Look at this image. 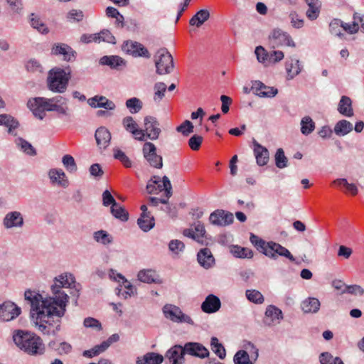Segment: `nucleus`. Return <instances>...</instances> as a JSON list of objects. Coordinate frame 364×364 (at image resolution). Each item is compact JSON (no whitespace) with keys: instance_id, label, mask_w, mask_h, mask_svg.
I'll use <instances>...</instances> for the list:
<instances>
[{"instance_id":"obj_1","label":"nucleus","mask_w":364,"mask_h":364,"mask_svg":"<svg viewBox=\"0 0 364 364\" xmlns=\"http://www.w3.org/2000/svg\"><path fill=\"white\" fill-rule=\"evenodd\" d=\"M75 277L72 274L65 273L55 277L51 286L53 296L43 299L40 294L26 290L25 300L31 305V316L43 334H55L60 328V318L64 316L69 296L62 288H70L75 284Z\"/></svg>"},{"instance_id":"obj_2","label":"nucleus","mask_w":364,"mask_h":364,"mask_svg":"<svg viewBox=\"0 0 364 364\" xmlns=\"http://www.w3.org/2000/svg\"><path fill=\"white\" fill-rule=\"evenodd\" d=\"M68 100L60 95L52 98L35 97L28 102V107L33 115L39 119L46 117V112L55 111L60 115L70 116Z\"/></svg>"},{"instance_id":"obj_3","label":"nucleus","mask_w":364,"mask_h":364,"mask_svg":"<svg viewBox=\"0 0 364 364\" xmlns=\"http://www.w3.org/2000/svg\"><path fill=\"white\" fill-rule=\"evenodd\" d=\"M13 339L20 349L29 355H40L45 352L41 338L33 333L18 330L14 334Z\"/></svg>"},{"instance_id":"obj_4","label":"nucleus","mask_w":364,"mask_h":364,"mask_svg":"<svg viewBox=\"0 0 364 364\" xmlns=\"http://www.w3.org/2000/svg\"><path fill=\"white\" fill-rule=\"evenodd\" d=\"M70 72L55 68L50 70L47 80L48 87L53 92L63 93L68 87Z\"/></svg>"},{"instance_id":"obj_5","label":"nucleus","mask_w":364,"mask_h":364,"mask_svg":"<svg viewBox=\"0 0 364 364\" xmlns=\"http://www.w3.org/2000/svg\"><path fill=\"white\" fill-rule=\"evenodd\" d=\"M155 58L156 73L166 75L172 72L174 68L173 59L166 48L159 49L155 55Z\"/></svg>"},{"instance_id":"obj_6","label":"nucleus","mask_w":364,"mask_h":364,"mask_svg":"<svg viewBox=\"0 0 364 364\" xmlns=\"http://www.w3.org/2000/svg\"><path fill=\"white\" fill-rule=\"evenodd\" d=\"M143 156L149 165L155 168L163 167V158L157 154L156 146L151 142L146 141L142 147Z\"/></svg>"},{"instance_id":"obj_7","label":"nucleus","mask_w":364,"mask_h":364,"mask_svg":"<svg viewBox=\"0 0 364 364\" xmlns=\"http://www.w3.org/2000/svg\"><path fill=\"white\" fill-rule=\"evenodd\" d=\"M163 313L166 318L173 322L193 324L192 318L188 315L183 313L181 309L177 306L166 304L163 307Z\"/></svg>"},{"instance_id":"obj_8","label":"nucleus","mask_w":364,"mask_h":364,"mask_svg":"<svg viewBox=\"0 0 364 364\" xmlns=\"http://www.w3.org/2000/svg\"><path fill=\"white\" fill-rule=\"evenodd\" d=\"M269 43L272 48L281 46L295 47V43L291 36L282 29H274L269 36Z\"/></svg>"},{"instance_id":"obj_9","label":"nucleus","mask_w":364,"mask_h":364,"mask_svg":"<svg viewBox=\"0 0 364 364\" xmlns=\"http://www.w3.org/2000/svg\"><path fill=\"white\" fill-rule=\"evenodd\" d=\"M160 124L157 119L153 116H146L144 119V129L142 132L144 134V141L146 138L151 140H156L161 132L159 127Z\"/></svg>"},{"instance_id":"obj_10","label":"nucleus","mask_w":364,"mask_h":364,"mask_svg":"<svg viewBox=\"0 0 364 364\" xmlns=\"http://www.w3.org/2000/svg\"><path fill=\"white\" fill-rule=\"evenodd\" d=\"M122 50L126 53L132 55L134 57H143L146 58H149L151 57V55L146 48H145L141 43L136 41H126L122 46Z\"/></svg>"},{"instance_id":"obj_11","label":"nucleus","mask_w":364,"mask_h":364,"mask_svg":"<svg viewBox=\"0 0 364 364\" xmlns=\"http://www.w3.org/2000/svg\"><path fill=\"white\" fill-rule=\"evenodd\" d=\"M265 255L271 259H277L278 256H281L287 258L291 262H296V259L291 253L279 243L271 241Z\"/></svg>"},{"instance_id":"obj_12","label":"nucleus","mask_w":364,"mask_h":364,"mask_svg":"<svg viewBox=\"0 0 364 364\" xmlns=\"http://www.w3.org/2000/svg\"><path fill=\"white\" fill-rule=\"evenodd\" d=\"M53 55H63V60L67 62H73L76 59L77 53L70 46L65 43H54L51 48Z\"/></svg>"},{"instance_id":"obj_13","label":"nucleus","mask_w":364,"mask_h":364,"mask_svg":"<svg viewBox=\"0 0 364 364\" xmlns=\"http://www.w3.org/2000/svg\"><path fill=\"white\" fill-rule=\"evenodd\" d=\"M21 311V308L14 302L6 301L0 304V318L4 321H9L16 318Z\"/></svg>"},{"instance_id":"obj_14","label":"nucleus","mask_w":364,"mask_h":364,"mask_svg":"<svg viewBox=\"0 0 364 364\" xmlns=\"http://www.w3.org/2000/svg\"><path fill=\"white\" fill-rule=\"evenodd\" d=\"M183 346L175 345L168 349L165 354L166 364H183L185 363Z\"/></svg>"},{"instance_id":"obj_15","label":"nucleus","mask_w":364,"mask_h":364,"mask_svg":"<svg viewBox=\"0 0 364 364\" xmlns=\"http://www.w3.org/2000/svg\"><path fill=\"white\" fill-rule=\"evenodd\" d=\"M185 355L205 358L209 355L208 350L201 343L197 342H188L183 346Z\"/></svg>"},{"instance_id":"obj_16","label":"nucleus","mask_w":364,"mask_h":364,"mask_svg":"<svg viewBox=\"0 0 364 364\" xmlns=\"http://www.w3.org/2000/svg\"><path fill=\"white\" fill-rule=\"evenodd\" d=\"M209 220L213 225L225 226L233 222L234 217L232 213L230 212H225L223 210H217L210 214Z\"/></svg>"},{"instance_id":"obj_17","label":"nucleus","mask_w":364,"mask_h":364,"mask_svg":"<svg viewBox=\"0 0 364 364\" xmlns=\"http://www.w3.org/2000/svg\"><path fill=\"white\" fill-rule=\"evenodd\" d=\"M251 89L260 97H273L278 93L277 88L267 86L259 80L252 81Z\"/></svg>"},{"instance_id":"obj_18","label":"nucleus","mask_w":364,"mask_h":364,"mask_svg":"<svg viewBox=\"0 0 364 364\" xmlns=\"http://www.w3.org/2000/svg\"><path fill=\"white\" fill-rule=\"evenodd\" d=\"M122 125L124 129L132 134L134 139L138 141H144V134L142 129H139L137 123L131 116H127L122 119Z\"/></svg>"},{"instance_id":"obj_19","label":"nucleus","mask_w":364,"mask_h":364,"mask_svg":"<svg viewBox=\"0 0 364 364\" xmlns=\"http://www.w3.org/2000/svg\"><path fill=\"white\" fill-rule=\"evenodd\" d=\"M253 151L256 158L257 164L259 166L266 165L269 159V152L268 149L255 140L253 141Z\"/></svg>"},{"instance_id":"obj_20","label":"nucleus","mask_w":364,"mask_h":364,"mask_svg":"<svg viewBox=\"0 0 364 364\" xmlns=\"http://www.w3.org/2000/svg\"><path fill=\"white\" fill-rule=\"evenodd\" d=\"M48 176L52 184L58 185L63 188H67L69 186L68 179L62 169H50L48 172Z\"/></svg>"},{"instance_id":"obj_21","label":"nucleus","mask_w":364,"mask_h":364,"mask_svg":"<svg viewBox=\"0 0 364 364\" xmlns=\"http://www.w3.org/2000/svg\"><path fill=\"white\" fill-rule=\"evenodd\" d=\"M221 306L220 299L213 294H209L201 304V309L207 314H213L218 311Z\"/></svg>"},{"instance_id":"obj_22","label":"nucleus","mask_w":364,"mask_h":364,"mask_svg":"<svg viewBox=\"0 0 364 364\" xmlns=\"http://www.w3.org/2000/svg\"><path fill=\"white\" fill-rule=\"evenodd\" d=\"M97 145L100 149H105L110 143L111 134L105 127H99L95 134Z\"/></svg>"},{"instance_id":"obj_23","label":"nucleus","mask_w":364,"mask_h":364,"mask_svg":"<svg viewBox=\"0 0 364 364\" xmlns=\"http://www.w3.org/2000/svg\"><path fill=\"white\" fill-rule=\"evenodd\" d=\"M197 259L200 266L207 269L215 264V258L210 250L206 247L198 252Z\"/></svg>"},{"instance_id":"obj_24","label":"nucleus","mask_w":364,"mask_h":364,"mask_svg":"<svg viewBox=\"0 0 364 364\" xmlns=\"http://www.w3.org/2000/svg\"><path fill=\"white\" fill-rule=\"evenodd\" d=\"M88 103L92 107H102L107 110L115 109V104L105 96L96 95L88 100Z\"/></svg>"},{"instance_id":"obj_25","label":"nucleus","mask_w":364,"mask_h":364,"mask_svg":"<svg viewBox=\"0 0 364 364\" xmlns=\"http://www.w3.org/2000/svg\"><path fill=\"white\" fill-rule=\"evenodd\" d=\"M23 223V219L21 214L17 211L9 213L4 219V225L7 228L21 227Z\"/></svg>"},{"instance_id":"obj_26","label":"nucleus","mask_w":364,"mask_h":364,"mask_svg":"<svg viewBox=\"0 0 364 364\" xmlns=\"http://www.w3.org/2000/svg\"><path fill=\"white\" fill-rule=\"evenodd\" d=\"M302 70V65L298 59L290 58L286 62V70L287 73V79L291 80L298 75Z\"/></svg>"},{"instance_id":"obj_27","label":"nucleus","mask_w":364,"mask_h":364,"mask_svg":"<svg viewBox=\"0 0 364 364\" xmlns=\"http://www.w3.org/2000/svg\"><path fill=\"white\" fill-rule=\"evenodd\" d=\"M0 125L8 127V133L16 136V133L14 130L18 127V122L11 115L3 114H0Z\"/></svg>"},{"instance_id":"obj_28","label":"nucleus","mask_w":364,"mask_h":364,"mask_svg":"<svg viewBox=\"0 0 364 364\" xmlns=\"http://www.w3.org/2000/svg\"><path fill=\"white\" fill-rule=\"evenodd\" d=\"M117 276L119 279L122 280V282L124 285L125 290L122 291L121 287H117L115 289L116 294L118 296H121L123 299H127L134 295L136 291V289L128 282L125 277L121 274H117Z\"/></svg>"},{"instance_id":"obj_29","label":"nucleus","mask_w":364,"mask_h":364,"mask_svg":"<svg viewBox=\"0 0 364 364\" xmlns=\"http://www.w3.org/2000/svg\"><path fill=\"white\" fill-rule=\"evenodd\" d=\"M320 301L314 297H309L302 301L301 306L303 311L306 314L316 313L320 309Z\"/></svg>"},{"instance_id":"obj_30","label":"nucleus","mask_w":364,"mask_h":364,"mask_svg":"<svg viewBox=\"0 0 364 364\" xmlns=\"http://www.w3.org/2000/svg\"><path fill=\"white\" fill-rule=\"evenodd\" d=\"M100 63L108 65L112 69H117L119 66L124 65L125 61L118 55H105L100 58Z\"/></svg>"},{"instance_id":"obj_31","label":"nucleus","mask_w":364,"mask_h":364,"mask_svg":"<svg viewBox=\"0 0 364 364\" xmlns=\"http://www.w3.org/2000/svg\"><path fill=\"white\" fill-rule=\"evenodd\" d=\"M28 21L31 26L38 31L41 34H47L49 33V29L46 25L42 21L41 18L33 13H31L28 16Z\"/></svg>"},{"instance_id":"obj_32","label":"nucleus","mask_w":364,"mask_h":364,"mask_svg":"<svg viewBox=\"0 0 364 364\" xmlns=\"http://www.w3.org/2000/svg\"><path fill=\"white\" fill-rule=\"evenodd\" d=\"M138 279L139 281L144 283H159L160 282L159 276L156 272L152 269H143L139 272Z\"/></svg>"},{"instance_id":"obj_33","label":"nucleus","mask_w":364,"mask_h":364,"mask_svg":"<svg viewBox=\"0 0 364 364\" xmlns=\"http://www.w3.org/2000/svg\"><path fill=\"white\" fill-rule=\"evenodd\" d=\"M338 112L346 117H351L353 115V111L352 109V101L350 97L347 96L341 97L338 107Z\"/></svg>"},{"instance_id":"obj_34","label":"nucleus","mask_w":364,"mask_h":364,"mask_svg":"<svg viewBox=\"0 0 364 364\" xmlns=\"http://www.w3.org/2000/svg\"><path fill=\"white\" fill-rule=\"evenodd\" d=\"M210 17V13L206 9L198 11L190 20L189 23L196 27L201 26Z\"/></svg>"},{"instance_id":"obj_35","label":"nucleus","mask_w":364,"mask_h":364,"mask_svg":"<svg viewBox=\"0 0 364 364\" xmlns=\"http://www.w3.org/2000/svg\"><path fill=\"white\" fill-rule=\"evenodd\" d=\"M353 130V124L346 120L338 121L334 127V132L338 136H345Z\"/></svg>"},{"instance_id":"obj_36","label":"nucleus","mask_w":364,"mask_h":364,"mask_svg":"<svg viewBox=\"0 0 364 364\" xmlns=\"http://www.w3.org/2000/svg\"><path fill=\"white\" fill-rule=\"evenodd\" d=\"M137 224L144 232H148L154 227V218L151 215L140 216Z\"/></svg>"},{"instance_id":"obj_37","label":"nucleus","mask_w":364,"mask_h":364,"mask_svg":"<svg viewBox=\"0 0 364 364\" xmlns=\"http://www.w3.org/2000/svg\"><path fill=\"white\" fill-rule=\"evenodd\" d=\"M156 188H157V193L161 192L162 191H165V195L167 198H169L172 196V186L171 183V181L169 178L164 176L162 178V181L161 183H159L158 184H156Z\"/></svg>"},{"instance_id":"obj_38","label":"nucleus","mask_w":364,"mask_h":364,"mask_svg":"<svg viewBox=\"0 0 364 364\" xmlns=\"http://www.w3.org/2000/svg\"><path fill=\"white\" fill-rule=\"evenodd\" d=\"M111 213L114 218L122 221L124 222L129 219L128 212L119 203L111 206Z\"/></svg>"},{"instance_id":"obj_39","label":"nucleus","mask_w":364,"mask_h":364,"mask_svg":"<svg viewBox=\"0 0 364 364\" xmlns=\"http://www.w3.org/2000/svg\"><path fill=\"white\" fill-rule=\"evenodd\" d=\"M16 144L18 147H19L20 149L25 154L29 156L36 155V151L34 147L28 141H26L23 138H18L16 140Z\"/></svg>"},{"instance_id":"obj_40","label":"nucleus","mask_w":364,"mask_h":364,"mask_svg":"<svg viewBox=\"0 0 364 364\" xmlns=\"http://www.w3.org/2000/svg\"><path fill=\"white\" fill-rule=\"evenodd\" d=\"M315 129V123L309 116L303 117L301 120V132L304 135L310 134Z\"/></svg>"},{"instance_id":"obj_41","label":"nucleus","mask_w":364,"mask_h":364,"mask_svg":"<svg viewBox=\"0 0 364 364\" xmlns=\"http://www.w3.org/2000/svg\"><path fill=\"white\" fill-rule=\"evenodd\" d=\"M265 316L267 318H271V321L277 320L278 322H279L283 319V314L282 310L274 305H269L267 307Z\"/></svg>"},{"instance_id":"obj_42","label":"nucleus","mask_w":364,"mask_h":364,"mask_svg":"<svg viewBox=\"0 0 364 364\" xmlns=\"http://www.w3.org/2000/svg\"><path fill=\"white\" fill-rule=\"evenodd\" d=\"M93 237L95 240L104 245H109L112 242V237L105 230H98L94 232Z\"/></svg>"},{"instance_id":"obj_43","label":"nucleus","mask_w":364,"mask_h":364,"mask_svg":"<svg viewBox=\"0 0 364 364\" xmlns=\"http://www.w3.org/2000/svg\"><path fill=\"white\" fill-rule=\"evenodd\" d=\"M210 346L212 350L220 358L224 359L226 355V352L224 346L219 343L216 337H212L210 341Z\"/></svg>"},{"instance_id":"obj_44","label":"nucleus","mask_w":364,"mask_h":364,"mask_svg":"<svg viewBox=\"0 0 364 364\" xmlns=\"http://www.w3.org/2000/svg\"><path fill=\"white\" fill-rule=\"evenodd\" d=\"M166 88V85L164 82H159L154 84V101L155 102L158 103L163 99V97L165 96Z\"/></svg>"},{"instance_id":"obj_45","label":"nucleus","mask_w":364,"mask_h":364,"mask_svg":"<svg viewBox=\"0 0 364 364\" xmlns=\"http://www.w3.org/2000/svg\"><path fill=\"white\" fill-rule=\"evenodd\" d=\"M126 107L132 114H136L142 109L143 103L139 98L132 97L126 101Z\"/></svg>"},{"instance_id":"obj_46","label":"nucleus","mask_w":364,"mask_h":364,"mask_svg":"<svg viewBox=\"0 0 364 364\" xmlns=\"http://www.w3.org/2000/svg\"><path fill=\"white\" fill-rule=\"evenodd\" d=\"M321 5V4L319 0L314 1L311 4H308L309 9L306 11V16L309 19L315 20L318 18Z\"/></svg>"},{"instance_id":"obj_47","label":"nucleus","mask_w":364,"mask_h":364,"mask_svg":"<svg viewBox=\"0 0 364 364\" xmlns=\"http://www.w3.org/2000/svg\"><path fill=\"white\" fill-rule=\"evenodd\" d=\"M247 299L255 304H261L264 302V299L263 295L257 290L248 289L245 291Z\"/></svg>"},{"instance_id":"obj_48","label":"nucleus","mask_w":364,"mask_h":364,"mask_svg":"<svg viewBox=\"0 0 364 364\" xmlns=\"http://www.w3.org/2000/svg\"><path fill=\"white\" fill-rule=\"evenodd\" d=\"M250 242L264 255L266 250H267L270 245V242H266L264 240L254 234H251L250 235Z\"/></svg>"},{"instance_id":"obj_49","label":"nucleus","mask_w":364,"mask_h":364,"mask_svg":"<svg viewBox=\"0 0 364 364\" xmlns=\"http://www.w3.org/2000/svg\"><path fill=\"white\" fill-rule=\"evenodd\" d=\"M231 252L235 257L239 258H251L253 256V252L251 250L240 246L232 247Z\"/></svg>"},{"instance_id":"obj_50","label":"nucleus","mask_w":364,"mask_h":364,"mask_svg":"<svg viewBox=\"0 0 364 364\" xmlns=\"http://www.w3.org/2000/svg\"><path fill=\"white\" fill-rule=\"evenodd\" d=\"M275 165L279 168H284L287 166L288 159L284 154L283 149L279 148L275 154Z\"/></svg>"},{"instance_id":"obj_51","label":"nucleus","mask_w":364,"mask_h":364,"mask_svg":"<svg viewBox=\"0 0 364 364\" xmlns=\"http://www.w3.org/2000/svg\"><path fill=\"white\" fill-rule=\"evenodd\" d=\"M343 21L338 18L333 19L329 23V31L332 35L342 37L343 34L341 32Z\"/></svg>"},{"instance_id":"obj_52","label":"nucleus","mask_w":364,"mask_h":364,"mask_svg":"<svg viewBox=\"0 0 364 364\" xmlns=\"http://www.w3.org/2000/svg\"><path fill=\"white\" fill-rule=\"evenodd\" d=\"M13 15L21 16L23 13V6L21 0H6Z\"/></svg>"},{"instance_id":"obj_53","label":"nucleus","mask_w":364,"mask_h":364,"mask_svg":"<svg viewBox=\"0 0 364 364\" xmlns=\"http://www.w3.org/2000/svg\"><path fill=\"white\" fill-rule=\"evenodd\" d=\"M114 157L119 160L126 168H130L132 162L124 151L119 149H114Z\"/></svg>"},{"instance_id":"obj_54","label":"nucleus","mask_w":364,"mask_h":364,"mask_svg":"<svg viewBox=\"0 0 364 364\" xmlns=\"http://www.w3.org/2000/svg\"><path fill=\"white\" fill-rule=\"evenodd\" d=\"M62 163L66 169L70 172H75L77 169V164L74 158L69 154H66L62 158Z\"/></svg>"},{"instance_id":"obj_55","label":"nucleus","mask_w":364,"mask_h":364,"mask_svg":"<svg viewBox=\"0 0 364 364\" xmlns=\"http://www.w3.org/2000/svg\"><path fill=\"white\" fill-rule=\"evenodd\" d=\"M333 183L344 186L353 196L357 195L358 192L356 185L355 183H349L346 178H338L333 181Z\"/></svg>"},{"instance_id":"obj_56","label":"nucleus","mask_w":364,"mask_h":364,"mask_svg":"<svg viewBox=\"0 0 364 364\" xmlns=\"http://www.w3.org/2000/svg\"><path fill=\"white\" fill-rule=\"evenodd\" d=\"M233 361L235 364H252L250 360V356L245 350H239L234 355Z\"/></svg>"},{"instance_id":"obj_57","label":"nucleus","mask_w":364,"mask_h":364,"mask_svg":"<svg viewBox=\"0 0 364 364\" xmlns=\"http://www.w3.org/2000/svg\"><path fill=\"white\" fill-rule=\"evenodd\" d=\"M358 13L354 14V15H353L354 21H353V23L351 24L343 22V25H342L343 30H344L345 31H346L350 34L357 33L359 29L358 21Z\"/></svg>"},{"instance_id":"obj_58","label":"nucleus","mask_w":364,"mask_h":364,"mask_svg":"<svg viewBox=\"0 0 364 364\" xmlns=\"http://www.w3.org/2000/svg\"><path fill=\"white\" fill-rule=\"evenodd\" d=\"M144 358L148 364H161L164 360L163 355L156 353H147Z\"/></svg>"},{"instance_id":"obj_59","label":"nucleus","mask_w":364,"mask_h":364,"mask_svg":"<svg viewBox=\"0 0 364 364\" xmlns=\"http://www.w3.org/2000/svg\"><path fill=\"white\" fill-rule=\"evenodd\" d=\"M258 62L264 63L266 61H269V53H268L262 46H257L255 50Z\"/></svg>"},{"instance_id":"obj_60","label":"nucleus","mask_w":364,"mask_h":364,"mask_svg":"<svg viewBox=\"0 0 364 364\" xmlns=\"http://www.w3.org/2000/svg\"><path fill=\"white\" fill-rule=\"evenodd\" d=\"M105 347L103 345L100 344L94 346L90 350H84L82 353V355L85 358H93L100 355V353L105 352Z\"/></svg>"},{"instance_id":"obj_61","label":"nucleus","mask_w":364,"mask_h":364,"mask_svg":"<svg viewBox=\"0 0 364 364\" xmlns=\"http://www.w3.org/2000/svg\"><path fill=\"white\" fill-rule=\"evenodd\" d=\"M193 124L189 120H185L180 126L176 128V131L182 133L183 136H188L193 132Z\"/></svg>"},{"instance_id":"obj_62","label":"nucleus","mask_w":364,"mask_h":364,"mask_svg":"<svg viewBox=\"0 0 364 364\" xmlns=\"http://www.w3.org/2000/svg\"><path fill=\"white\" fill-rule=\"evenodd\" d=\"M97 41H104L109 43H115V38L108 30H103L100 33H97Z\"/></svg>"},{"instance_id":"obj_63","label":"nucleus","mask_w":364,"mask_h":364,"mask_svg":"<svg viewBox=\"0 0 364 364\" xmlns=\"http://www.w3.org/2000/svg\"><path fill=\"white\" fill-rule=\"evenodd\" d=\"M203 140V138L201 136L194 134L189 139L188 145L192 150L197 151L200 149Z\"/></svg>"},{"instance_id":"obj_64","label":"nucleus","mask_w":364,"mask_h":364,"mask_svg":"<svg viewBox=\"0 0 364 364\" xmlns=\"http://www.w3.org/2000/svg\"><path fill=\"white\" fill-rule=\"evenodd\" d=\"M168 248L172 252L178 254L180 252L183 250L185 245L183 242L178 240H172L168 244Z\"/></svg>"}]
</instances>
